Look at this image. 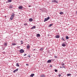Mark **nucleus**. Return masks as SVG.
<instances>
[{
  "label": "nucleus",
  "mask_w": 77,
  "mask_h": 77,
  "mask_svg": "<svg viewBox=\"0 0 77 77\" xmlns=\"http://www.w3.org/2000/svg\"><path fill=\"white\" fill-rule=\"evenodd\" d=\"M16 66H18V67L20 66V65H19V64L18 63H16Z\"/></svg>",
  "instance_id": "6ab92c4d"
},
{
  "label": "nucleus",
  "mask_w": 77,
  "mask_h": 77,
  "mask_svg": "<svg viewBox=\"0 0 77 77\" xmlns=\"http://www.w3.org/2000/svg\"><path fill=\"white\" fill-rule=\"evenodd\" d=\"M23 44V43H21V44Z\"/></svg>",
  "instance_id": "79ce46f5"
},
{
  "label": "nucleus",
  "mask_w": 77,
  "mask_h": 77,
  "mask_svg": "<svg viewBox=\"0 0 77 77\" xmlns=\"http://www.w3.org/2000/svg\"><path fill=\"white\" fill-rule=\"evenodd\" d=\"M59 14L60 15H62V14H63V12L61 11V12H60Z\"/></svg>",
  "instance_id": "aec40b11"
},
{
  "label": "nucleus",
  "mask_w": 77,
  "mask_h": 77,
  "mask_svg": "<svg viewBox=\"0 0 77 77\" xmlns=\"http://www.w3.org/2000/svg\"><path fill=\"white\" fill-rule=\"evenodd\" d=\"M23 42V41H21V42Z\"/></svg>",
  "instance_id": "37998d69"
},
{
  "label": "nucleus",
  "mask_w": 77,
  "mask_h": 77,
  "mask_svg": "<svg viewBox=\"0 0 77 77\" xmlns=\"http://www.w3.org/2000/svg\"><path fill=\"white\" fill-rule=\"evenodd\" d=\"M54 71H55V72H57V70L56 69H55Z\"/></svg>",
  "instance_id": "c85d7f7f"
},
{
  "label": "nucleus",
  "mask_w": 77,
  "mask_h": 77,
  "mask_svg": "<svg viewBox=\"0 0 77 77\" xmlns=\"http://www.w3.org/2000/svg\"><path fill=\"white\" fill-rule=\"evenodd\" d=\"M35 28H36V26H34L31 28V29H35Z\"/></svg>",
  "instance_id": "ddd939ff"
},
{
  "label": "nucleus",
  "mask_w": 77,
  "mask_h": 77,
  "mask_svg": "<svg viewBox=\"0 0 77 77\" xmlns=\"http://www.w3.org/2000/svg\"><path fill=\"white\" fill-rule=\"evenodd\" d=\"M18 71V69H17L16 70H14L13 71V72H14V73H15V72L16 71Z\"/></svg>",
  "instance_id": "39448f33"
},
{
  "label": "nucleus",
  "mask_w": 77,
  "mask_h": 77,
  "mask_svg": "<svg viewBox=\"0 0 77 77\" xmlns=\"http://www.w3.org/2000/svg\"><path fill=\"white\" fill-rule=\"evenodd\" d=\"M52 2H54V3H58V2L56 0H52Z\"/></svg>",
  "instance_id": "20e7f679"
},
{
  "label": "nucleus",
  "mask_w": 77,
  "mask_h": 77,
  "mask_svg": "<svg viewBox=\"0 0 77 77\" xmlns=\"http://www.w3.org/2000/svg\"><path fill=\"white\" fill-rule=\"evenodd\" d=\"M62 46L63 47H65V46H66V45H65V44L63 43V44H62Z\"/></svg>",
  "instance_id": "f3484780"
},
{
  "label": "nucleus",
  "mask_w": 77,
  "mask_h": 77,
  "mask_svg": "<svg viewBox=\"0 0 77 77\" xmlns=\"http://www.w3.org/2000/svg\"><path fill=\"white\" fill-rule=\"evenodd\" d=\"M24 26H27V23L24 24Z\"/></svg>",
  "instance_id": "7c9ffc66"
},
{
  "label": "nucleus",
  "mask_w": 77,
  "mask_h": 77,
  "mask_svg": "<svg viewBox=\"0 0 77 77\" xmlns=\"http://www.w3.org/2000/svg\"><path fill=\"white\" fill-rule=\"evenodd\" d=\"M5 17H6V16H5Z\"/></svg>",
  "instance_id": "c03bdc74"
},
{
  "label": "nucleus",
  "mask_w": 77,
  "mask_h": 77,
  "mask_svg": "<svg viewBox=\"0 0 77 77\" xmlns=\"http://www.w3.org/2000/svg\"><path fill=\"white\" fill-rule=\"evenodd\" d=\"M60 68H62V66H61L60 67Z\"/></svg>",
  "instance_id": "58836bf2"
},
{
  "label": "nucleus",
  "mask_w": 77,
  "mask_h": 77,
  "mask_svg": "<svg viewBox=\"0 0 77 77\" xmlns=\"http://www.w3.org/2000/svg\"><path fill=\"white\" fill-rule=\"evenodd\" d=\"M61 65H62V66H64V65H65V64L62 63L61 64Z\"/></svg>",
  "instance_id": "bb28decb"
},
{
  "label": "nucleus",
  "mask_w": 77,
  "mask_h": 77,
  "mask_svg": "<svg viewBox=\"0 0 77 77\" xmlns=\"http://www.w3.org/2000/svg\"><path fill=\"white\" fill-rule=\"evenodd\" d=\"M32 50H33V51H35H35H36V49H33Z\"/></svg>",
  "instance_id": "2f4dec72"
},
{
  "label": "nucleus",
  "mask_w": 77,
  "mask_h": 77,
  "mask_svg": "<svg viewBox=\"0 0 77 77\" xmlns=\"http://www.w3.org/2000/svg\"><path fill=\"white\" fill-rule=\"evenodd\" d=\"M58 77H60V76H61V74H59L58 75Z\"/></svg>",
  "instance_id": "cd10ccee"
},
{
  "label": "nucleus",
  "mask_w": 77,
  "mask_h": 77,
  "mask_svg": "<svg viewBox=\"0 0 77 77\" xmlns=\"http://www.w3.org/2000/svg\"><path fill=\"white\" fill-rule=\"evenodd\" d=\"M4 46H5V47H7V46L8 45V44H7L6 43H4Z\"/></svg>",
  "instance_id": "4468645a"
},
{
  "label": "nucleus",
  "mask_w": 77,
  "mask_h": 77,
  "mask_svg": "<svg viewBox=\"0 0 77 77\" xmlns=\"http://www.w3.org/2000/svg\"><path fill=\"white\" fill-rule=\"evenodd\" d=\"M26 55H27V54H26L24 55V56H26Z\"/></svg>",
  "instance_id": "f704fd0d"
},
{
  "label": "nucleus",
  "mask_w": 77,
  "mask_h": 77,
  "mask_svg": "<svg viewBox=\"0 0 77 77\" xmlns=\"http://www.w3.org/2000/svg\"><path fill=\"white\" fill-rule=\"evenodd\" d=\"M40 35L39 34H37L36 35L37 37H39Z\"/></svg>",
  "instance_id": "dca6fc26"
},
{
  "label": "nucleus",
  "mask_w": 77,
  "mask_h": 77,
  "mask_svg": "<svg viewBox=\"0 0 77 77\" xmlns=\"http://www.w3.org/2000/svg\"><path fill=\"white\" fill-rule=\"evenodd\" d=\"M23 6H20L18 7V8L19 9H23Z\"/></svg>",
  "instance_id": "423d86ee"
},
{
  "label": "nucleus",
  "mask_w": 77,
  "mask_h": 77,
  "mask_svg": "<svg viewBox=\"0 0 77 77\" xmlns=\"http://www.w3.org/2000/svg\"><path fill=\"white\" fill-rule=\"evenodd\" d=\"M31 6V5L29 6V7H30Z\"/></svg>",
  "instance_id": "a19ab883"
},
{
  "label": "nucleus",
  "mask_w": 77,
  "mask_h": 77,
  "mask_svg": "<svg viewBox=\"0 0 77 77\" xmlns=\"http://www.w3.org/2000/svg\"><path fill=\"white\" fill-rule=\"evenodd\" d=\"M9 9H12V8H13V6L10 5V6H9Z\"/></svg>",
  "instance_id": "9d476101"
},
{
  "label": "nucleus",
  "mask_w": 77,
  "mask_h": 77,
  "mask_svg": "<svg viewBox=\"0 0 77 77\" xmlns=\"http://www.w3.org/2000/svg\"><path fill=\"white\" fill-rule=\"evenodd\" d=\"M50 19V17H48L47 18H45V20L44 21V22H45V21H48V20Z\"/></svg>",
  "instance_id": "f03ea898"
},
{
  "label": "nucleus",
  "mask_w": 77,
  "mask_h": 77,
  "mask_svg": "<svg viewBox=\"0 0 77 77\" xmlns=\"http://www.w3.org/2000/svg\"><path fill=\"white\" fill-rule=\"evenodd\" d=\"M14 16H15V14H14V13H12V15H11V17L10 18V19L11 20H13Z\"/></svg>",
  "instance_id": "f257e3e1"
},
{
  "label": "nucleus",
  "mask_w": 77,
  "mask_h": 77,
  "mask_svg": "<svg viewBox=\"0 0 77 77\" xmlns=\"http://www.w3.org/2000/svg\"><path fill=\"white\" fill-rule=\"evenodd\" d=\"M26 66H28L29 65V64L28 63H27L26 64Z\"/></svg>",
  "instance_id": "c9c22d12"
},
{
  "label": "nucleus",
  "mask_w": 77,
  "mask_h": 77,
  "mask_svg": "<svg viewBox=\"0 0 77 77\" xmlns=\"http://www.w3.org/2000/svg\"><path fill=\"white\" fill-rule=\"evenodd\" d=\"M76 66H77V65H76Z\"/></svg>",
  "instance_id": "a18cd8bd"
},
{
  "label": "nucleus",
  "mask_w": 77,
  "mask_h": 77,
  "mask_svg": "<svg viewBox=\"0 0 77 77\" xmlns=\"http://www.w3.org/2000/svg\"><path fill=\"white\" fill-rule=\"evenodd\" d=\"M16 45V43H13L12 44V45Z\"/></svg>",
  "instance_id": "4be33fe9"
},
{
  "label": "nucleus",
  "mask_w": 77,
  "mask_h": 77,
  "mask_svg": "<svg viewBox=\"0 0 77 77\" xmlns=\"http://www.w3.org/2000/svg\"><path fill=\"white\" fill-rule=\"evenodd\" d=\"M54 60H53H53H52V61H54Z\"/></svg>",
  "instance_id": "ea45409f"
},
{
  "label": "nucleus",
  "mask_w": 77,
  "mask_h": 77,
  "mask_svg": "<svg viewBox=\"0 0 77 77\" xmlns=\"http://www.w3.org/2000/svg\"><path fill=\"white\" fill-rule=\"evenodd\" d=\"M28 57H30V55H28Z\"/></svg>",
  "instance_id": "e433bc0d"
},
{
  "label": "nucleus",
  "mask_w": 77,
  "mask_h": 77,
  "mask_svg": "<svg viewBox=\"0 0 77 77\" xmlns=\"http://www.w3.org/2000/svg\"><path fill=\"white\" fill-rule=\"evenodd\" d=\"M55 38H59L60 36L59 35H57L55 36Z\"/></svg>",
  "instance_id": "1a4fd4ad"
},
{
  "label": "nucleus",
  "mask_w": 77,
  "mask_h": 77,
  "mask_svg": "<svg viewBox=\"0 0 77 77\" xmlns=\"http://www.w3.org/2000/svg\"><path fill=\"white\" fill-rule=\"evenodd\" d=\"M32 21H33V19L32 18H31L29 19V21L30 22H32Z\"/></svg>",
  "instance_id": "2eb2a0df"
},
{
  "label": "nucleus",
  "mask_w": 77,
  "mask_h": 77,
  "mask_svg": "<svg viewBox=\"0 0 77 77\" xmlns=\"http://www.w3.org/2000/svg\"><path fill=\"white\" fill-rule=\"evenodd\" d=\"M50 66V67H52V66H52V65H51Z\"/></svg>",
  "instance_id": "72a5a7b5"
},
{
  "label": "nucleus",
  "mask_w": 77,
  "mask_h": 77,
  "mask_svg": "<svg viewBox=\"0 0 77 77\" xmlns=\"http://www.w3.org/2000/svg\"><path fill=\"white\" fill-rule=\"evenodd\" d=\"M66 39H69V37L68 36H66Z\"/></svg>",
  "instance_id": "412c9836"
},
{
  "label": "nucleus",
  "mask_w": 77,
  "mask_h": 77,
  "mask_svg": "<svg viewBox=\"0 0 77 77\" xmlns=\"http://www.w3.org/2000/svg\"><path fill=\"white\" fill-rule=\"evenodd\" d=\"M6 3H9V1H6Z\"/></svg>",
  "instance_id": "473e14b6"
},
{
  "label": "nucleus",
  "mask_w": 77,
  "mask_h": 77,
  "mask_svg": "<svg viewBox=\"0 0 77 77\" xmlns=\"http://www.w3.org/2000/svg\"><path fill=\"white\" fill-rule=\"evenodd\" d=\"M51 60H48L47 61L48 63H51Z\"/></svg>",
  "instance_id": "9b49d317"
},
{
  "label": "nucleus",
  "mask_w": 77,
  "mask_h": 77,
  "mask_svg": "<svg viewBox=\"0 0 77 77\" xmlns=\"http://www.w3.org/2000/svg\"><path fill=\"white\" fill-rule=\"evenodd\" d=\"M26 48H27V49H29V48H30V46L29 45L27 46Z\"/></svg>",
  "instance_id": "a211bd4d"
},
{
  "label": "nucleus",
  "mask_w": 77,
  "mask_h": 77,
  "mask_svg": "<svg viewBox=\"0 0 77 77\" xmlns=\"http://www.w3.org/2000/svg\"><path fill=\"white\" fill-rule=\"evenodd\" d=\"M8 2L9 3L12 2V0H8Z\"/></svg>",
  "instance_id": "b1692460"
},
{
  "label": "nucleus",
  "mask_w": 77,
  "mask_h": 77,
  "mask_svg": "<svg viewBox=\"0 0 77 77\" xmlns=\"http://www.w3.org/2000/svg\"><path fill=\"white\" fill-rule=\"evenodd\" d=\"M19 51L20 53H23L24 52V51L23 49H21Z\"/></svg>",
  "instance_id": "7ed1b4c3"
},
{
  "label": "nucleus",
  "mask_w": 77,
  "mask_h": 77,
  "mask_svg": "<svg viewBox=\"0 0 77 77\" xmlns=\"http://www.w3.org/2000/svg\"><path fill=\"white\" fill-rule=\"evenodd\" d=\"M70 75H71V74H67V76H70Z\"/></svg>",
  "instance_id": "393cba45"
},
{
  "label": "nucleus",
  "mask_w": 77,
  "mask_h": 77,
  "mask_svg": "<svg viewBox=\"0 0 77 77\" xmlns=\"http://www.w3.org/2000/svg\"><path fill=\"white\" fill-rule=\"evenodd\" d=\"M51 26H53V24H50V25L48 27H51Z\"/></svg>",
  "instance_id": "5701e85b"
},
{
  "label": "nucleus",
  "mask_w": 77,
  "mask_h": 77,
  "mask_svg": "<svg viewBox=\"0 0 77 77\" xmlns=\"http://www.w3.org/2000/svg\"><path fill=\"white\" fill-rule=\"evenodd\" d=\"M62 39L63 40V41H65V39H63V38H62Z\"/></svg>",
  "instance_id": "4c0bfd02"
},
{
  "label": "nucleus",
  "mask_w": 77,
  "mask_h": 77,
  "mask_svg": "<svg viewBox=\"0 0 77 77\" xmlns=\"http://www.w3.org/2000/svg\"><path fill=\"white\" fill-rule=\"evenodd\" d=\"M62 68H65V67L64 66H62Z\"/></svg>",
  "instance_id": "c756f323"
},
{
  "label": "nucleus",
  "mask_w": 77,
  "mask_h": 77,
  "mask_svg": "<svg viewBox=\"0 0 77 77\" xmlns=\"http://www.w3.org/2000/svg\"><path fill=\"white\" fill-rule=\"evenodd\" d=\"M35 75V74H31V75L30 76V77H33V76Z\"/></svg>",
  "instance_id": "f8f14e48"
},
{
  "label": "nucleus",
  "mask_w": 77,
  "mask_h": 77,
  "mask_svg": "<svg viewBox=\"0 0 77 77\" xmlns=\"http://www.w3.org/2000/svg\"><path fill=\"white\" fill-rule=\"evenodd\" d=\"M54 57L55 58H57V56H54Z\"/></svg>",
  "instance_id": "a878e982"
},
{
  "label": "nucleus",
  "mask_w": 77,
  "mask_h": 77,
  "mask_svg": "<svg viewBox=\"0 0 77 77\" xmlns=\"http://www.w3.org/2000/svg\"><path fill=\"white\" fill-rule=\"evenodd\" d=\"M39 50L41 51H43V50H44V48H41Z\"/></svg>",
  "instance_id": "0eeeda50"
},
{
  "label": "nucleus",
  "mask_w": 77,
  "mask_h": 77,
  "mask_svg": "<svg viewBox=\"0 0 77 77\" xmlns=\"http://www.w3.org/2000/svg\"><path fill=\"white\" fill-rule=\"evenodd\" d=\"M41 77H45V75L43 74L42 75H41L40 76Z\"/></svg>",
  "instance_id": "6e6552de"
}]
</instances>
